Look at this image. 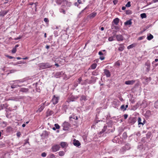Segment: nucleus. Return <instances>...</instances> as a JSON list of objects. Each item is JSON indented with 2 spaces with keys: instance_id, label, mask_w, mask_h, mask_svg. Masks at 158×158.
Returning <instances> with one entry per match:
<instances>
[{
  "instance_id": "obj_1",
  "label": "nucleus",
  "mask_w": 158,
  "mask_h": 158,
  "mask_svg": "<svg viewBox=\"0 0 158 158\" xmlns=\"http://www.w3.org/2000/svg\"><path fill=\"white\" fill-rule=\"evenodd\" d=\"M40 66L42 69L50 68L52 66L48 63H42L40 64Z\"/></svg>"
},
{
  "instance_id": "obj_2",
  "label": "nucleus",
  "mask_w": 158,
  "mask_h": 158,
  "mask_svg": "<svg viewBox=\"0 0 158 158\" xmlns=\"http://www.w3.org/2000/svg\"><path fill=\"white\" fill-rule=\"evenodd\" d=\"M59 99V97L56 96V95H54L53 96L51 102L53 104L55 105L58 103Z\"/></svg>"
},
{
  "instance_id": "obj_3",
  "label": "nucleus",
  "mask_w": 158,
  "mask_h": 158,
  "mask_svg": "<svg viewBox=\"0 0 158 158\" xmlns=\"http://www.w3.org/2000/svg\"><path fill=\"white\" fill-rule=\"evenodd\" d=\"M63 127V130H67L70 127V124L67 122H64L62 125Z\"/></svg>"
},
{
  "instance_id": "obj_4",
  "label": "nucleus",
  "mask_w": 158,
  "mask_h": 158,
  "mask_svg": "<svg viewBox=\"0 0 158 158\" xmlns=\"http://www.w3.org/2000/svg\"><path fill=\"white\" fill-rule=\"evenodd\" d=\"M60 148V147L59 145H55L52 147V149L53 152H55L59 150Z\"/></svg>"
},
{
  "instance_id": "obj_5",
  "label": "nucleus",
  "mask_w": 158,
  "mask_h": 158,
  "mask_svg": "<svg viewBox=\"0 0 158 158\" xmlns=\"http://www.w3.org/2000/svg\"><path fill=\"white\" fill-rule=\"evenodd\" d=\"M115 37L118 41H122L123 40L124 37L121 35H116Z\"/></svg>"
},
{
  "instance_id": "obj_6",
  "label": "nucleus",
  "mask_w": 158,
  "mask_h": 158,
  "mask_svg": "<svg viewBox=\"0 0 158 158\" xmlns=\"http://www.w3.org/2000/svg\"><path fill=\"white\" fill-rule=\"evenodd\" d=\"M145 67L146 71H149L150 69V64L148 61L145 64Z\"/></svg>"
},
{
  "instance_id": "obj_7",
  "label": "nucleus",
  "mask_w": 158,
  "mask_h": 158,
  "mask_svg": "<svg viewBox=\"0 0 158 158\" xmlns=\"http://www.w3.org/2000/svg\"><path fill=\"white\" fill-rule=\"evenodd\" d=\"M104 73L106 77H109L110 76V73L109 70L107 69H105L104 70Z\"/></svg>"
},
{
  "instance_id": "obj_8",
  "label": "nucleus",
  "mask_w": 158,
  "mask_h": 158,
  "mask_svg": "<svg viewBox=\"0 0 158 158\" xmlns=\"http://www.w3.org/2000/svg\"><path fill=\"white\" fill-rule=\"evenodd\" d=\"M25 81V80L24 79H20L19 80H17L13 81V82H15L14 84H17L19 85V84H20L21 83H23Z\"/></svg>"
},
{
  "instance_id": "obj_9",
  "label": "nucleus",
  "mask_w": 158,
  "mask_h": 158,
  "mask_svg": "<svg viewBox=\"0 0 158 158\" xmlns=\"http://www.w3.org/2000/svg\"><path fill=\"white\" fill-rule=\"evenodd\" d=\"M135 82V81L134 80H129L126 81L125 82V84L126 85H132Z\"/></svg>"
},
{
  "instance_id": "obj_10",
  "label": "nucleus",
  "mask_w": 158,
  "mask_h": 158,
  "mask_svg": "<svg viewBox=\"0 0 158 158\" xmlns=\"http://www.w3.org/2000/svg\"><path fill=\"white\" fill-rule=\"evenodd\" d=\"M29 89L28 88H22L20 89L19 91L20 92L27 93L28 92Z\"/></svg>"
},
{
  "instance_id": "obj_11",
  "label": "nucleus",
  "mask_w": 158,
  "mask_h": 158,
  "mask_svg": "<svg viewBox=\"0 0 158 158\" xmlns=\"http://www.w3.org/2000/svg\"><path fill=\"white\" fill-rule=\"evenodd\" d=\"M64 1V3H63V4H66V5L67 7H70L71 5V3L70 2H68V0H63Z\"/></svg>"
},
{
  "instance_id": "obj_12",
  "label": "nucleus",
  "mask_w": 158,
  "mask_h": 158,
  "mask_svg": "<svg viewBox=\"0 0 158 158\" xmlns=\"http://www.w3.org/2000/svg\"><path fill=\"white\" fill-rule=\"evenodd\" d=\"M63 74L62 72H59L55 73V76L56 78L61 77Z\"/></svg>"
},
{
  "instance_id": "obj_13",
  "label": "nucleus",
  "mask_w": 158,
  "mask_h": 158,
  "mask_svg": "<svg viewBox=\"0 0 158 158\" xmlns=\"http://www.w3.org/2000/svg\"><path fill=\"white\" fill-rule=\"evenodd\" d=\"M8 12V11H5V10H3V11H1L0 12V16H3L5 15H6Z\"/></svg>"
},
{
  "instance_id": "obj_14",
  "label": "nucleus",
  "mask_w": 158,
  "mask_h": 158,
  "mask_svg": "<svg viewBox=\"0 0 158 158\" xmlns=\"http://www.w3.org/2000/svg\"><path fill=\"white\" fill-rule=\"evenodd\" d=\"M73 143L74 145L77 147L80 145V143L79 142L78 140H76L75 139L74 140Z\"/></svg>"
},
{
  "instance_id": "obj_15",
  "label": "nucleus",
  "mask_w": 158,
  "mask_h": 158,
  "mask_svg": "<svg viewBox=\"0 0 158 158\" xmlns=\"http://www.w3.org/2000/svg\"><path fill=\"white\" fill-rule=\"evenodd\" d=\"M119 19L118 18H117L114 19L113 23L116 25H117L119 23Z\"/></svg>"
},
{
  "instance_id": "obj_16",
  "label": "nucleus",
  "mask_w": 158,
  "mask_h": 158,
  "mask_svg": "<svg viewBox=\"0 0 158 158\" xmlns=\"http://www.w3.org/2000/svg\"><path fill=\"white\" fill-rule=\"evenodd\" d=\"M119 45V47L118 48V50L120 51H123L124 49V46L122 44H120Z\"/></svg>"
},
{
  "instance_id": "obj_17",
  "label": "nucleus",
  "mask_w": 158,
  "mask_h": 158,
  "mask_svg": "<svg viewBox=\"0 0 158 158\" xmlns=\"http://www.w3.org/2000/svg\"><path fill=\"white\" fill-rule=\"evenodd\" d=\"M132 24V22L131 20H128L124 23L125 25H131Z\"/></svg>"
},
{
  "instance_id": "obj_18",
  "label": "nucleus",
  "mask_w": 158,
  "mask_h": 158,
  "mask_svg": "<svg viewBox=\"0 0 158 158\" xmlns=\"http://www.w3.org/2000/svg\"><path fill=\"white\" fill-rule=\"evenodd\" d=\"M153 38V36L151 34H150L149 35H148L147 37V39L149 40H150L152 39Z\"/></svg>"
},
{
  "instance_id": "obj_19",
  "label": "nucleus",
  "mask_w": 158,
  "mask_h": 158,
  "mask_svg": "<svg viewBox=\"0 0 158 158\" xmlns=\"http://www.w3.org/2000/svg\"><path fill=\"white\" fill-rule=\"evenodd\" d=\"M107 129V126H105L104 127L103 129H102V131L100 132L99 134H101L102 133L105 132Z\"/></svg>"
},
{
  "instance_id": "obj_20",
  "label": "nucleus",
  "mask_w": 158,
  "mask_h": 158,
  "mask_svg": "<svg viewBox=\"0 0 158 158\" xmlns=\"http://www.w3.org/2000/svg\"><path fill=\"white\" fill-rule=\"evenodd\" d=\"M67 143L65 142H61L60 143V145L62 148H64L66 145Z\"/></svg>"
},
{
  "instance_id": "obj_21",
  "label": "nucleus",
  "mask_w": 158,
  "mask_h": 158,
  "mask_svg": "<svg viewBox=\"0 0 158 158\" xmlns=\"http://www.w3.org/2000/svg\"><path fill=\"white\" fill-rule=\"evenodd\" d=\"M56 3L59 4H60L62 3H64V1H63V0H56Z\"/></svg>"
},
{
  "instance_id": "obj_22",
  "label": "nucleus",
  "mask_w": 158,
  "mask_h": 158,
  "mask_svg": "<svg viewBox=\"0 0 158 158\" xmlns=\"http://www.w3.org/2000/svg\"><path fill=\"white\" fill-rule=\"evenodd\" d=\"M22 85H15L14 84L12 85L11 87L12 89H14L16 87H21Z\"/></svg>"
},
{
  "instance_id": "obj_23",
  "label": "nucleus",
  "mask_w": 158,
  "mask_h": 158,
  "mask_svg": "<svg viewBox=\"0 0 158 158\" xmlns=\"http://www.w3.org/2000/svg\"><path fill=\"white\" fill-rule=\"evenodd\" d=\"M97 66V64H95V63L94 64L91 65V69H94L96 68Z\"/></svg>"
},
{
  "instance_id": "obj_24",
  "label": "nucleus",
  "mask_w": 158,
  "mask_h": 158,
  "mask_svg": "<svg viewBox=\"0 0 158 158\" xmlns=\"http://www.w3.org/2000/svg\"><path fill=\"white\" fill-rule=\"evenodd\" d=\"M86 97L85 96L82 95V96L80 98V100H84L85 101H86Z\"/></svg>"
},
{
  "instance_id": "obj_25",
  "label": "nucleus",
  "mask_w": 158,
  "mask_h": 158,
  "mask_svg": "<svg viewBox=\"0 0 158 158\" xmlns=\"http://www.w3.org/2000/svg\"><path fill=\"white\" fill-rule=\"evenodd\" d=\"M141 119L140 118H139L138 119V124L139 125L141 124L142 125H143V123H142L141 122Z\"/></svg>"
},
{
  "instance_id": "obj_26",
  "label": "nucleus",
  "mask_w": 158,
  "mask_h": 158,
  "mask_svg": "<svg viewBox=\"0 0 158 158\" xmlns=\"http://www.w3.org/2000/svg\"><path fill=\"white\" fill-rule=\"evenodd\" d=\"M59 154L60 156H63L64 154V152L63 151H60L59 152Z\"/></svg>"
},
{
  "instance_id": "obj_27",
  "label": "nucleus",
  "mask_w": 158,
  "mask_h": 158,
  "mask_svg": "<svg viewBox=\"0 0 158 158\" xmlns=\"http://www.w3.org/2000/svg\"><path fill=\"white\" fill-rule=\"evenodd\" d=\"M96 15V13H93L90 15V16L91 18L94 17Z\"/></svg>"
},
{
  "instance_id": "obj_28",
  "label": "nucleus",
  "mask_w": 158,
  "mask_h": 158,
  "mask_svg": "<svg viewBox=\"0 0 158 158\" xmlns=\"http://www.w3.org/2000/svg\"><path fill=\"white\" fill-rule=\"evenodd\" d=\"M140 16L142 19L146 17V15L145 13L141 14L140 15Z\"/></svg>"
},
{
  "instance_id": "obj_29",
  "label": "nucleus",
  "mask_w": 158,
  "mask_h": 158,
  "mask_svg": "<svg viewBox=\"0 0 158 158\" xmlns=\"http://www.w3.org/2000/svg\"><path fill=\"white\" fill-rule=\"evenodd\" d=\"M154 106L155 108H158V100L155 103Z\"/></svg>"
},
{
  "instance_id": "obj_30",
  "label": "nucleus",
  "mask_w": 158,
  "mask_h": 158,
  "mask_svg": "<svg viewBox=\"0 0 158 158\" xmlns=\"http://www.w3.org/2000/svg\"><path fill=\"white\" fill-rule=\"evenodd\" d=\"M120 109L122 110H123V111L126 110V108L125 107V106L124 105H123L121 106Z\"/></svg>"
},
{
  "instance_id": "obj_31",
  "label": "nucleus",
  "mask_w": 158,
  "mask_h": 158,
  "mask_svg": "<svg viewBox=\"0 0 158 158\" xmlns=\"http://www.w3.org/2000/svg\"><path fill=\"white\" fill-rule=\"evenodd\" d=\"M87 8V7H86L84 10H82L80 13L78 15V17H79V18H80L81 17V13H82L84 11V10H85V9H86Z\"/></svg>"
},
{
  "instance_id": "obj_32",
  "label": "nucleus",
  "mask_w": 158,
  "mask_h": 158,
  "mask_svg": "<svg viewBox=\"0 0 158 158\" xmlns=\"http://www.w3.org/2000/svg\"><path fill=\"white\" fill-rule=\"evenodd\" d=\"M47 114H48V115H50L53 114V112L52 111L48 110L47 112Z\"/></svg>"
},
{
  "instance_id": "obj_33",
  "label": "nucleus",
  "mask_w": 158,
  "mask_h": 158,
  "mask_svg": "<svg viewBox=\"0 0 158 158\" xmlns=\"http://www.w3.org/2000/svg\"><path fill=\"white\" fill-rule=\"evenodd\" d=\"M145 37H146V36H142L141 37H140L138 38V40H141L144 39V38H145Z\"/></svg>"
},
{
  "instance_id": "obj_34",
  "label": "nucleus",
  "mask_w": 158,
  "mask_h": 158,
  "mask_svg": "<svg viewBox=\"0 0 158 158\" xmlns=\"http://www.w3.org/2000/svg\"><path fill=\"white\" fill-rule=\"evenodd\" d=\"M134 46L133 44H132L127 47V49H130L134 47Z\"/></svg>"
},
{
  "instance_id": "obj_35",
  "label": "nucleus",
  "mask_w": 158,
  "mask_h": 158,
  "mask_svg": "<svg viewBox=\"0 0 158 158\" xmlns=\"http://www.w3.org/2000/svg\"><path fill=\"white\" fill-rule=\"evenodd\" d=\"M131 2H130L129 1L127 3L126 5V6L127 7H130L131 6Z\"/></svg>"
},
{
  "instance_id": "obj_36",
  "label": "nucleus",
  "mask_w": 158,
  "mask_h": 158,
  "mask_svg": "<svg viewBox=\"0 0 158 158\" xmlns=\"http://www.w3.org/2000/svg\"><path fill=\"white\" fill-rule=\"evenodd\" d=\"M55 126L56 127V129H59L60 128V126H59V125L57 123L55 124Z\"/></svg>"
},
{
  "instance_id": "obj_37",
  "label": "nucleus",
  "mask_w": 158,
  "mask_h": 158,
  "mask_svg": "<svg viewBox=\"0 0 158 158\" xmlns=\"http://www.w3.org/2000/svg\"><path fill=\"white\" fill-rule=\"evenodd\" d=\"M16 49L15 48H14L12 50L11 52L12 53H15L16 52Z\"/></svg>"
},
{
  "instance_id": "obj_38",
  "label": "nucleus",
  "mask_w": 158,
  "mask_h": 158,
  "mask_svg": "<svg viewBox=\"0 0 158 158\" xmlns=\"http://www.w3.org/2000/svg\"><path fill=\"white\" fill-rule=\"evenodd\" d=\"M47 154L45 152H43L41 154V156L43 157H45L46 156Z\"/></svg>"
},
{
  "instance_id": "obj_39",
  "label": "nucleus",
  "mask_w": 158,
  "mask_h": 158,
  "mask_svg": "<svg viewBox=\"0 0 158 158\" xmlns=\"http://www.w3.org/2000/svg\"><path fill=\"white\" fill-rule=\"evenodd\" d=\"M108 40L110 41H112L114 40L113 37H110L108 38Z\"/></svg>"
},
{
  "instance_id": "obj_40",
  "label": "nucleus",
  "mask_w": 158,
  "mask_h": 158,
  "mask_svg": "<svg viewBox=\"0 0 158 158\" xmlns=\"http://www.w3.org/2000/svg\"><path fill=\"white\" fill-rule=\"evenodd\" d=\"M131 11L130 10H127L126 11V13L127 15L130 14H131Z\"/></svg>"
},
{
  "instance_id": "obj_41",
  "label": "nucleus",
  "mask_w": 158,
  "mask_h": 158,
  "mask_svg": "<svg viewBox=\"0 0 158 158\" xmlns=\"http://www.w3.org/2000/svg\"><path fill=\"white\" fill-rule=\"evenodd\" d=\"M44 21L46 23H48L49 22V20L47 18H44Z\"/></svg>"
},
{
  "instance_id": "obj_42",
  "label": "nucleus",
  "mask_w": 158,
  "mask_h": 158,
  "mask_svg": "<svg viewBox=\"0 0 158 158\" xmlns=\"http://www.w3.org/2000/svg\"><path fill=\"white\" fill-rule=\"evenodd\" d=\"M98 54H99V55L100 56H102L103 55H105V53H104L101 51L99 52Z\"/></svg>"
},
{
  "instance_id": "obj_43",
  "label": "nucleus",
  "mask_w": 158,
  "mask_h": 158,
  "mask_svg": "<svg viewBox=\"0 0 158 158\" xmlns=\"http://www.w3.org/2000/svg\"><path fill=\"white\" fill-rule=\"evenodd\" d=\"M60 12H61V13H63L64 14H65V11L63 10V9H61L60 10Z\"/></svg>"
},
{
  "instance_id": "obj_44",
  "label": "nucleus",
  "mask_w": 158,
  "mask_h": 158,
  "mask_svg": "<svg viewBox=\"0 0 158 158\" xmlns=\"http://www.w3.org/2000/svg\"><path fill=\"white\" fill-rule=\"evenodd\" d=\"M100 58L101 60H103L104 59L105 57H104L103 55H102L100 57Z\"/></svg>"
},
{
  "instance_id": "obj_45",
  "label": "nucleus",
  "mask_w": 158,
  "mask_h": 158,
  "mask_svg": "<svg viewBox=\"0 0 158 158\" xmlns=\"http://www.w3.org/2000/svg\"><path fill=\"white\" fill-rule=\"evenodd\" d=\"M115 64L116 65H117L118 66L120 65V64L118 61L116 62L115 63Z\"/></svg>"
},
{
  "instance_id": "obj_46",
  "label": "nucleus",
  "mask_w": 158,
  "mask_h": 158,
  "mask_svg": "<svg viewBox=\"0 0 158 158\" xmlns=\"http://www.w3.org/2000/svg\"><path fill=\"white\" fill-rule=\"evenodd\" d=\"M136 135L137 136H140V132H137L136 134Z\"/></svg>"
},
{
  "instance_id": "obj_47",
  "label": "nucleus",
  "mask_w": 158,
  "mask_h": 158,
  "mask_svg": "<svg viewBox=\"0 0 158 158\" xmlns=\"http://www.w3.org/2000/svg\"><path fill=\"white\" fill-rule=\"evenodd\" d=\"M17 136L18 137H19L20 136V135H21V133L20 132H18L17 134Z\"/></svg>"
},
{
  "instance_id": "obj_48",
  "label": "nucleus",
  "mask_w": 158,
  "mask_h": 158,
  "mask_svg": "<svg viewBox=\"0 0 158 158\" xmlns=\"http://www.w3.org/2000/svg\"><path fill=\"white\" fill-rule=\"evenodd\" d=\"M158 61V59H155V61H153L152 62V64H154L155 63V62H157Z\"/></svg>"
},
{
  "instance_id": "obj_49",
  "label": "nucleus",
  "mask_w": 158,
  "mask_h": 158,
  "mask_svg": "<svg viewBox=\"0 0 158 158\" xmlns=\"http://www.w3.org/2000/svg\"><path fill=\"white\" fill-rule=\"evenodd\" d=\"M6 56L10 59H12L14 58V57H13L12 56H9L8 55L7 56Z\"/></svg>"
},
{
  "instance_id": "obj_50",
  "label": "nucleus",
  "mask_w": 158,
  "mask_h": 158,
  "mask_svg": "<svg viewBox=\"0 0 158 158\" xmlns=\"http://www.w3.org/2000/svg\"><path fill=\"white\" fill-rule=\"evenodd\" d=\"M113 3H114V5H115L116 4H117V3L118 1L117 0H114L113 1Z\"/></svg>"
},
{
  "instance_id": "obj_51",
  "label": "nucleus",
  "mask_w": 158,
  "mask_h": 158,
  "mask_svg": "<svg viewBox=\"0 0 158 158\" xmlns=\"http://www.w3.org/2000/svg\"><path fill=\"white\" fill-rule=\"evenodd\" d=\"M124 118L126 119L128 117V115L127 114H125L124 115Z\"/></svg>"
},
{
  "instance_id": "obj_52",
  "label": "nucleus",
  "mask_w": 158,
  "mask_h": 158,
  "mask_svg": "<svg viewBox=\"0 0 158 158\" xmlns=\"http://www.w3.org/2000/svg\"><path fill=\"white\" fill-rule=\"evenodd\" d=\"M101 51H102V52H104L103 53H105V55H106V50H102Z\"/></svg>"
},
{
  "instance_id": "obj_53",
  "label": "nucleus",
  "mask_w": 158,
  "mask_h": 158,
  "mask_svg": "<svg viewBox=\"0 0 158 158\" xmlns=\"http://www.w3.org/2000/svg\"><path fill=\"white\" fill-rule=\"evenodd\" d=\"M77 2L79 4L81 3V0H77Z\"/></svg>"
},
{
  "instance_id": "obj_54",
  "label": "nucleus",
  "mask_w": 158,
  "mask_h": 158,
  "mask_svg": "<svg viewBox=\"0 0 158 158\" xmlns=\"http://www.w3.org/2000/svg\"><path fill=\"white\" fill-rule=\"evenodd\" d=\"M19 46V45L18 44H16L15 45L14 48L16 49V48Z\"/></svg>"
},
{
  "instance_id": "obj_55",
  "label": "nucleus",
  "mask_w": 158,
  "mask_h": 158,
  "mask_svg": "<svg viewBox=\"0 0 158 158\" xmlns=\"http://www.w3.org/2000/svg\"><path fill=\"white\" fill-rule=\"evenodd\" d=\"M78 80L79 83L80 82H81V77L79 78L78 79Z\"/></svg>"
},
{
  "instance_id": "obj_56",
  "label": "nucleus",
  "mask_w": 158,
  "mask_h": 158,
  "mask_svg": "<svg viewBox=\"0 0 158 158\" xmlns=\"http://www.w3.org/2000/svg\"><path fill=\"white\" fill-rule=\"evenodd\" d=\"M126 7L125 6H123L122 7V9L123 10H124L126 9Z\"/></svg>"
},
{
  "instance_id": "obj_57",
  "label": "nucleus",
  "mask_w": 158,
  "mask_h": 158,
  "mask_svg": "<svg viewBox=\"0 0 158 158\" xmlns=\"http://www.w3.org/2000/svg\"><path fill=\"white\" fill-rule=\"evenodd\" d=\"M3 109V107L0 104V110H1Z\"/></svg>"
},
{
  "instance_id": "obj_58",
  "label": "nucleus",
  "mask_w": 158,
  "mask_h": 158,
  "mask_svg": "<svg viewBox=\"0 0 158 158\" xmlns=\"http://www.w3.org/2000/svg\"><path fill=\"white\" fill-rule=\"evenodd\" d=\"M43 109V107H42V108H41V109H39V111L41 112V110Z\"/></svg>"
},
{
  "instance_id": "obj_59",
  "label": "nucleus",
  "mask_w": 158,
  "mask_h": 158,
  "mask_svg": "<svg viewBox=\"0 0 158 158\" xmlns=\"http://www.w3.org/2000/svg\"><path fill=\"white\" fill-rule=\"evenodd\" d=\"M46 48L48 49L49 48V46L48 45H46Z\"/></svg>"
},
{
  "instance_id": "obj_60",
  "label": "nucleus",
  "mask_w": 158,
  "mask_h": 158,
  "mask_svg": "<svg viewBox=\"0 0 158 158\" xmlns=\"http://www.w3.org/2000/svg\"><path fill=\"white\" fill-rule=\"evenodd\" d=\"M115 29L116 30H117L118 29V27L117 26H114Z\"/></svg>"
},
{
  "instance_id": "obj_61",
  "label": "nucleus",
  "mask_w": 158,
  "mask_h": 158,
  "mask_svg": "<svg viewBox=\"0 0 158 158\" xmlns=\"http://www.w3.org/2000/svg\"><path fill=\"white\" fill-rule=\"evenodd\" d=\"M55 65L57 67H58L59 66V65L58 64H55Z\"/></svg>"
},
{
  "instance_id": "obj_62",
  "label": "nucleus",
  "mask_w": 158,
  "mask_h": 158,
  "mask_svg": "<svg viewBox=\"0 0 158 158\" xmlns=\"http://www.w3.org/2000/svg\"><path fill=\"white\" fill-rule=\"evenodd\" d=\"M16 59H17V60H20V59H22V58L20 57H17L16 58Z\"/></svg>"
},
{
  "instance_id": "obj_63",
  "label": "nucleus",
  "mask_w": 158,
  "mask_h": 158,
  "mask_svg": "<svg viewBox=\"0 0 158 158\" xmlns=\"http://www.w3.org/2000/svg\"><path fill=\"white\" fill-rule=\"evenodd\" d=\"M101 31H103L104 30V28L103 27H102L101 28Z\"/></svg>"
},
{
  "instance_id": "obj_64",
  "label": "nucleus",
  "mask_w": 158,
  "mask_h": 158,
  "mask_svg": "<svg viewBox=\"0 0 158 158\" xmlns=\"http://www.w3.org/2000/svg\"><path fill=\"white\" fill-rule=\"evenodd\" d=\"M25 126H26L25 124H23L22 125V127H25Z\"/></svg>"
}]
</instances>
